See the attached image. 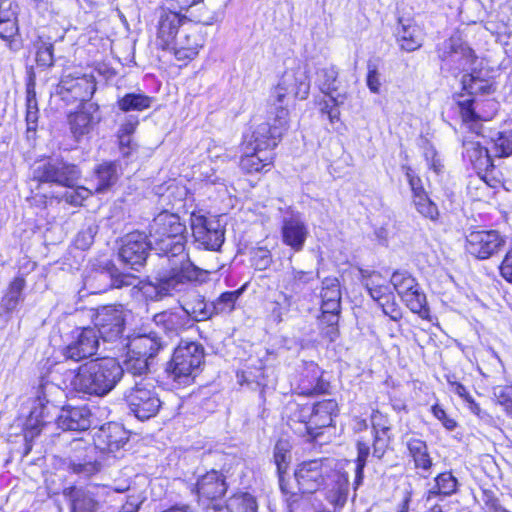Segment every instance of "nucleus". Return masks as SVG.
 Wrapping results in <instances>:
<instances>
[{"instance_id":"obj_21","label":"nucleus","mask_w":512,"mask_h":512,"mask_svg":"<svg viewBox=\"0 0 512 512\" xmlns=\"http://www.w3.org/2000/svg\"><path fill=\"white\" fill-rule=\"evenodd\" d=\"M68 121L73 137L76 140H80L88 135L100 121L98 106L93 103L85 104L79 111L70 114Z\"/></svg>"},{"instance_id":"obj_61","label":"nucleus","mask_w":512,"mask_h":512,"mask_svg":"<svg viewBox=\"0 0 512 512\" xmlns=\"http://www.w3.org/2000/svg\"><path fill=\"white\" fill-rule=\"evenodd\" d=\"M378 306L382 308L385 315L389 316L392 320H397L401 316L400 309L394 300L393 294L389 291L386 293L379 302Z\"/></svg>"},{"instance_id":"obj_6","label":"nucleus","mask_w":512,"mask_h":512,"mask_svg":"<svg viewBox=\"0 0 512 512\" xmlns=\"http://www.w3.org/2000/svg\"><path fill=\"white\" fill-rule=\"evenodd\" d=\"M205 359V349L197 341L181 340L167 363L168 379L178 386H188L201 373Z\"/></svg>"},{"instance_id":"obj_9","label":"nucleus","mask_w":512,"mask_h":512,"mask_svg":"<svg viewBox=\"0 0 512 512\" xmlns=\"http://www.w3.org/2000/svg\"><path fill=\"white\" fill-rule=\"evenodd\" d=\"M287 108L280 107L274 116L270 115L267 121L258 124L252 133V141L249 145L255 146L256 150H272L280 141L288 129Z\"/></svg>"},{"instance_id":"obj_39","label":"nucleus","mask_w":512,"mask_h":512,"mask_svg":"<svg viewBox=\"0 0 512 512\" xmlns=\"http://www.w3.org/2000/svg\"><path fill=\"white\" fill-rule=\"evenodd\" d=\"M118 165L115 162H104L97 166L94 172L96 192H102L116 183L118 180Z\"/></svg>"},{"instance_id":"obj_41","label":"nucleus","mask_w":512,"mask_h":512,"mask_svg":"<svg viewBox=\"0 0 512 512\" xmlns=\"http://www.w3.org/2000/svg\"><path fill=\"white\" fill-rule=\"evenodd\" d=\"M360 273L366 291L376 303L390 291L388 286L381 283L383 280L379 273L363 271L362 269H360Z\"/></svg>"},{"instance_id":"obj_28","label":"nucleus","mask_w":512,"mask_h":512,"mask_svg":"<svg viewBox=\"0 0 512 512\" xmlns=\"http://www.w3.org/2000/svg\"><path fill=\"white\" fill-rule=\"evenodd\" d=\"M371 425L374 433L373 456L381 459L390 442L391 427L388 419L379 411L372 412Z\"/></svg>"},{"instance_id":"obj_15","label":"nucleus","mask_w":512,"mask_h":512,"mask_svg":"<svg viewBox=\"0 0 512 512\" xmlns=\"http://www.w3.org/2000/svg\"><path fill=\"white\" fill-rule=\"evenodd\" d=\"M98 347L99 337L96 329L85 327L75 331L73 340L64 348L63 354L67 359L80 361L94 355Z\"/></svg>"},{"instance_id":"obj_3","label":"nucleus","mask_w":512,"mask_h":512,"mask_svg":"<svg viewBox=\"0 0 512 512\" xmlns=\"http://www.w3.org/2000/svg\"><path fill=\"white\" fill-rule=\"evenodd\" d=\"M70 386L77 392L104 396L123 377V368L114 358L91 360L70 372Z\"/></svg>"},{"instance_id":"obj_20","label":"nucleus","mask_w":512,"mask_h":512,"mask_svg":"<svg viewBox=\"0 0 512 512\" xmlns=\"http://www.w3.org/2000/svg\"><path fill=\"white\" fill-rule=\"evenodd\" d=\"M463 158L470 163L476 173L486 171L495 172V166L488 149L475 140V136H469L462 141Z\"/></svg>"},{"instance_id":"obj_38","label":"nucleus","mask_w":512,"mask_h":512,"mask_svg":"<svg viewBox=\"0 0 512 512\" xmlns=\"http://www.w3.org/2000/svg\"><path fill=\"white\" fill-rule=\"evenodd\" d=\"M320 297L321 311L334 312L340 310L341 294L339 289V283L336 278H326L322 282Z\"/></svg>"},{"instance_id":"obj_33","label":"nucleus","mask_w":512,"mask_h":512,"mask_svg":"<svg viewBox=\"0 0 512 512\" xmlns=\"http://www.w3.org/2000/svg\"><path fill=\"white\" fill-rule=\"evenodd\" d=\"M225 491V480L223 476L215 470L206 473L197 482V493L199 497L213 500L224 495Z\"/></svg>"},{"instance_id":"obj_17","label":"nucleus","mask_w":512,"mask_h":512,"mask_svg":"<svg viewBox=\"0 0 512 512\" xmlns=\"http://www.w3.org/2000/svg\"><path fill=\"white\" fill-rule=\"evenodd\" d=\"M204 37L196 28H184L169 49L174 51L180 61L195 58L204 45Z\"/></svg>"},{"instance_id":"obj_12","label":"nucleus","mask_w":512,"mask_h":512,"mask_svg":"<svg viewBox=\"0 0 512 512\" xmlns=\"http://www.w3.org/2000/svg\"><path fill=\"white\" fill-rule=\"evenodd\" d=\"M506 243L496 230L472 231L466 236V251L479 260H486L499 253Z\"/></svg>"},{"instance_id":"obj_22","label":"nucleus","mask_w":512,"mask_h":512,"mask_svg":"<svg viewBox=\"0 0 512 512\" xmlns=\"http://www.w3.org/2000/svg\"><path fill=\"white\" fill-rule=\"evenodd\" d=\"M96 486H71L63 490V495L70 502L71 512H97L100 504L96 499Z\"/></svg>"},{"instance_id":"obj_19","label":"nucleus","mask_w":512,"mask_h":512,"mask_svg":"<svg viewBox=\"0 0 512 512\" xmlns=\"http://www.w3.org/2000/svg\"><path fill=\"white\" fill-rule=\"evenodd\" d=\"M53 392H59V388L54 384L45 382L39 385L34 401L35 405L26 422V428L31 436L37 435L41 431V427L44 424V411L46 405L51 402L49 396Z\"/></svg>"},{"instance_id":"obj_31","label":"nucleus","mask_w":512,"mask_h":512,"mask_svg":"<svg viewBox=\"0 0 512 512\" xmlns=\"http://www.w3.org/2000/svg\"><path fill=\"white\" fill-rule=\"evenodd\" d=\"M397 41L402 50L413 52L423 43V31L412 20H399L396 30Z\"/></svg>"},{"instance_id":"obj_52","label":"nucleus","mask_w":512,"mask_h":512,"mask_svg":"<svg viewBox=\"0 0 512 512\" xmlns=\"http://www.w3.org/2000/svg\"><path fill=\"white\" fill-rule=\"evenodd\" d=\"M296 302L292 295H288L287 292H280L278 298L273 303L271 309V316L276 323L283 321L284 316L288 314L292 305Z\"/></svg>"},{"instance_id":"obj_54","label":"nucleus","mask_w":512,"mask_h":512,"mask_svg":"<svg viewBox=\"0 0 512 512\" xmlns=\"http://www.w3.org/2000/svg\"><path fill=\"white\" fill-rule=\"evenodd\" d=\"M239 296L240 291L222 293L214 302H211L213 316L222 313H230L234 309L235 303Z\"/></svg>"},{"instance_id":"obj_63","label":"nucleus","mask_w":512,"mask_h":512,"mask_svg":"<svg viewBox=\"0 0 512 512\" xmlns=\"http://www.w3.org/2000/svg\"><path fill=\"white\" fill-rule=\"evenodd\" d=\"M18 31L15 20L0 19V39L6 41L10 48H13L14 37Z\"/></svg>"},{"instance_id":"obj_5","label":"nucleus","mask_w":512,"mask_h":512,"mask_svg":"<svg viewBox=\"0 0 512 512\" xmlns=\"http://www.w3.org/2000/svg\"><path fill=\"white\" fill-rule=\"evenodd\" d=\"M196 275L189 281L183 290L173 291L169 294L160 293L161 274L156 277L155 283H148L142 286L141 290L143 294L151 300H161L168 296L183 293L178 300V303L188 315L190 323L194 326L195 322H202L209 320L213 317V310L211 309V303L206 302L205 296L201 295L196 289L195 283L200 280V276L204 274V271L194 265Z\"/></svg>"},{"instance_id":"obj_58","label":"nucleus","mask_w":512,"mask_h":512,"mask_svg":"<svg viewBox=\"0 0 512 512\" xmlns=\"http://www.w3.org/2000/svg\"><path fill=\"white\" fill-rule=\"evenodd\" d=\"M321 312L322 315L319 318V323L322 326V332L330 339V341H334L338 333L337 324L339 311Z\"/></svg>"},{"instance_id":"obj_47","label":"nucleus","mask_w":512,"mask_h":512,"mask_svg":"<svg viewBox=\"0 0 512 512\" xmlns=\"http://www.w3.org/2000/svg\"><path fill=\"white\" fill-rule=\"evenodd\" d=\"M462 88L469 97L478 94H489L492 90V86L488 80L482 79L473 73L464 74L462 79Z\"/></svg>"},{"instance_id":"obj_59","label":"nucleus","mask_w":512,"mask_h":512,"mask_svg":"<svg viewBox=\"0 0 512 512\" xmlns=\"http://www.w3.org/2000/svg\"><path fill=\"white\" fill-rule=\"evenodd\" d=\"M357 466H356V476L354 479V491L357 489V486L361 483L363 478V469L366 465V460L369 455L370 448L366 443L358 441L357 443Z\"/></svg>"},{"instance_id":"obj_46","label":"nucleus","mask_w":512,"mask_h":512,"mask_svg":"<svg viewBox=\"0 0 512 512\" xmlns=\"http://www.w3.org/2000/svg\"><path fill=\"white\" fill-rule=\"evenodd\" d=\"M152 98L144 94L128 93L117 102L118 107L123 112L142 111L151 106Z\"/></svg>"},{"instance_id":"obj_45","label":"nucleus","mask_w":512,"mask_h":512,"mask_svg":"<svg viewBox=\"0 0 512 512\" xmlns=\"http://www.w3.org/2000/svg\"><path fill=\"white\" fill-rule=\"evenodd\" d=\"M401 299L413 313L418 314L422 318L428 316L429 309L427 307L426 296L420 290L419 285L401 296Z\"/></svg>"},{"instance_id":"obj_16","label":"nucleus","mask_w":512,"mask_h":512,"mask_svg":"<svg viewBox=\"0 0 512 512\" xmlns=\"http://www.w3.org/2000/svg\"><path fill=\"white\" fill-rule=\"evenodd\" d=\"M129 440V434L118 423H108L100 427L93 435V443L102 452H116Z\"/></svg>"},{"instance_id":"obj_37","label":"nucleus","mask_w":512,"mask_h":512,"mask_svg":"<svg viewBox=\"0 0 512 512\" xmlns=\"http://www.w3.org/2000/svg\"><path fill=\"white\" fill-rule=\"evenodd\" d=\"M435 485L426 493V503L429 504L436 497L441 500L443 497L451 496L456 493L458 488V480L451 472H443L437 475L434 479Z\"/></svg>"},{"instance_id":"obj_26","label":"nucleus","mask_w":512,"mask_h":512,"mask_svg":"<svg viewBox=\"0 0 512 512\" xmlns=\"http://www.w3.org/2000/svg\"><path fill=\"white\" fill-rule=\"evenodd\" d=\"M183 17L179 13L162 9L159 15L157 41L162 49H169L179 35Z\"/></svg>"},{"instance_id":"obj_2","label":"nucleus","mask_w":512,"mask_h":512,"mask_svg":"<svg viewBox=\"0 0 512 512\" xmlns=\"http://www.w3.org/2000/svg\"><path fill=\"white\" fill-rule=\"evenodd\" d=\"M344 463L334 459H314L303 462L295 472L303 493H313L324 487V495L334 508H342L349 495V473Z\"/></svg>"},{"instance_id":"obj_34","label":"nucleus","mask_w":512,"mask_h":512,"mask_svg":"<svg viewBox=\"0 0 512 512\" xmlns=\"http://www.w3.org/2000/svg\"><path fill=\"white\" fill-rule=\"evenodd\" d=\"M338 411V404L334 399H326L313 405L310 425L314 431L322 433V429L332 425L333 417Z\"/></svg>"},{"instance_id":"obj_36","label":"nucleus","mask_w":512,"mask_h":512,"mask_svg":"<svg viewBox=\"0 0 512 512\" xmlns=\"http://www.w3.org/2000/svg\"><path fill=\"white\" fill-rule=\"evenodd\" d=\"M272 155L265 150H256L255 146L246 147L240 160V167L246 173H256L272 164Z\"/></svg>"},{"instance_id":"obj_60","label":"nucleus","mask_w":512,"mask_h":512,"mask_svg":"<svg viewBox=\"0 0 512 512\" xmlns=\"http://www.w3.org/2000/svg\"><path fill=\"white\" fill-rule=\"evenodd\" d=\"M289 94L290 93L285 90V88H283V86H281L279 83L271 90L268 103L273 108V110L269 112L270 115L274 116L277 112V109L280 107L286 108L284 103Z\"/></svg>"},{"instance_id":"obj_44","label":"nucleus","mask_w":512,"mask_h":512,"mask_svg":"<svg viewBox=\"0 0 512 512\" xmlns=\"http://www.w3.org/2000/svg\"><path fill=\"white\" fill-rule=\"evenodd\" d=\"M309 371L313 374V380L303 378L299 385L300 393L303 395L311 396L327 392L329 383L319 378L320 370L317 365L310 364Z\"/></svg>"},{"instance_id":"obj_24","label":"nucleus","mask_w":512,"mask_h":512,"mask_svg":"<svg viewBox=\"0 0 512 512\" xmlns=\"http://www.w3.org/2000/svg\"><path fill=\"white\" fill-rule=\"evenodd\" d=\"M281 233L283 243L299 252L304 247L308 229L299 214H292L289 217H284Z\"/></svg>"},{"instance_id":"obj_57","label":"nucleus","mask_w":512,"mask_h":512,"mask_svg":"<svg viewBox=\"0 0 512 512\" xmlns=\"http://www.w3.org/2000/svg\"><path fill=\"white\" fill-rule=\"evenodd\" d=\"M36 63L39 67L46 69L54 64L53 44L46 41L36 43Z\"/></svg>"},{"instance_id":"obj_55","label":"nucleus","mask_w":512,"mask_h":512,"mask_svg":"<svg viewBox=\"0 0 512 512\" xmlns=\"http://www.w3.org/2000/svg\"><path fill=\"white\" fill-rule=\"evenodd\" d=\"M68 468L72 473L87 478L100 471V464L93 457H90L78 462L71 461Z\"/></svg>"},{"instance_id":"obj_23","label":"nucleus","mask_w":512,"mask_h":512,"mask_svg":"<svg viewBox=\"0 0 512 512\" xmlns=\"http://www.w3.org/2000/svg\"><path fill=\"white\" fill-rule=\"evenodd\" d=\"M288 424L291 429L307 442H318L321 432L314 431L311 422L312 407L295 404L291 407Z\"/></svg>"},{"instance_id":"obj_62","label":"nucleus","mask_w":512,"mask_h":512,"mask_svg":"<svg viewBox=\"0 0 512 512\" xmlns=\"http://www.w3.org/2000/svg\"><path fill=\"white\" fill-rule=\"evenodd\" d=\"M494 153L496 157H508L512 154V136L499 133L494 141Z\"/></svg>"},{"instance_id":"obj_48","label":"nucleus","mask_w":512,"mask_h":512,"mask_svg":"<svg viewBox=\"0 0 512 512\" xmlns=\"http://www.w3.org/2000/svg\"><path fill=\"white\" fill-rule=\"evenodd\" d=\"M95 449L97 448L94 444L91 445L88 441L82 438L74 439L69 445V462H78L90 458L92 457Z\"/></svg>"},{"instance_id":"obj_53","label":"nucleus","mask_w":512,"mask_h":512,"mask_svg":"<svg viewBox=\"0 0 512 512\" xmlns=\"http://www.w3.org/2000/svg\"><path fill=\"white\" fill-rule=\"evenodd\" d=\"M390 282L400 297L418 285L415 278L407 271H395Z\"/></svg>"},{"instance_id":"obj_11","label":"nucleus","mask_w":512,"mask_h":512,"mask_svg":"<svg viewBox=\"0 0 512 512\" xmlns=\"http://www.w3.org/2000/svg\"><path fill=\"white\" fill-rule=\"evenodd\" d=\"M195 243L199 248L217 251L224 242V229L215 217L193 212L190 217Z\"/></svg>"},{"instance_id":"obj_40","label":"nucleus","mask_w":512,"mask_h":512,"mask_svg":"<svg viewBox=\"0 0 512 512\" xmlns=\"http://www.w3.org/2000/svg\"><path fill=\"white\" fill-rule=\"evenodd\" d=\"M314 280V274L311 271H302L293 269L287 277L284 284V290L288 295H292L293 299L300 297L306 286Z\"/></svg>"},{"instance_id":"obj_49","label":"nucleus","mask_w":512,"mask_h":512,"mask_svg":"<svg viewBox=\"0 0 512 512\" xmlns=\"http://www.w3.org/2000/svg\"><path fill=\"white\" fill-rule=\"evenodd\" d=\"M149 361L150 360L144 357L133 355L132 352L128 350L122 366L123 372L126 371L133 376H141L147 373L150 365Z\"/></svg>"},{"instance_id":"obj_25","label":"nucleus","mask_w":512,"mask_h":512,"mask_svg":"<svg viewBox=\"0 0 512 512\" xmlns=\"http://www.w3.org/2000/svg\"><path fill=\"white\" fill-rule=\"evenodd\" d=\"M56 424L63 431H85L91 425L90 410L85 406L64 407L57 416Z\"/></svg>"},{"instance_id":"obj_10","label":"nucleus","mask_w":512,"mask_h":512,"mask_svg":"<svg viewBox=\"0 0 512 512\" xmlns=\"http://www.w3.org/2000/svg\"><path fill=\"white\" fill-rule=\"evenodd\" d=\"M94 327L104 342L116 343L123 338L126 313L122 305H108L97 309L94 315Z\"/></svg>"},{"instance_id":"obj_42","label":"nucleus","mask_w":512,"mask_h":512,"mask_svg":"<svg viewBox=\"0 0 512 512\" xmlns=\"http://www.w3.org/2000/svg\"><path fill=\"white\" fill-rule=\"evenodd\" d=\"M228 512H257L256 498L248 492H237L226 501Z\"/></svg>"},{"instance_id":"obj_18","label":"nucleus","mask_w":512,"mask_h":512,"mask_svg":"<svg viewBox=\"0 0 512 512\" xmlns=\"http://www.w3.org/2000/svg\"><path fill=\"white\" fill-rule=\"evenodd\" d=\"M153 323L170 338L179 336L183 331L193 327L188 315L181 308L156 313L153 316Z\"/></svg>"},{"instance_id":"obj_51","label":"nucleus","mask_w":512,"mask_h":512,"mask_svg":"<svg viewBox=\"0 0 512 512\" xmlns=\"http://www.w3.org/2000/svg\"><path fill=\"white\" fill-rule=\"evenodd\" d=\"M417 212L424 218L436 222L439 218V210L437 205L430 199L428 194L421 195L412 199Z\"/></svg>"},{"instance_id":"obj_27","label":"nucleus","mask_w":512,"mask_h":512,"mask_svg":"<svg viewBox=\"0 0 512 512\" xmlns=\"http://www.w3.org/2000/svg\"><path fill=\"white\" fill-rule=\"evenodd\" d=\"M279 84L300 99H305L310 89L306 71L301 66L287 69L281 76Z\"/></svg>"},{"instance_id":"obj_7","label":"nucleus","mask_w":512,"mask_h":512,"mask_svg":"<svg viewBox=\"0 0 512 512\" xmlns=\"http://www.w3.org/2000/svg\"><path fill=\"white\" fill-rule=\"evenodd\" d=\"M124 397L130 412L141 421L156 416L162 405L157 389L149 379L136 382Z\"/></svg>"},{"instance_id":"obj_13","label":"nucleus","mask_w":512,"mask_h":512,"mask_svg":"<svg viewBox=\"0 0 512 512\" xmlns=\"http://www.w3.org/2000/svg\"><path fill=\"white\" fill-rule=\"evenodd\" d=\"M149 250H154L151 241L147 240L145 233L135 231L122 238L119 257L123 263L134 270H138L139 267L144 265Z\"/></svg>"},{"instance_id":"obj_4","label":"nucleus","mask_w":512,"mask_h":512,"mask_svg":"<svg viewBox=\"0 0 512 512\" xmlns=\"http://www.w3.org/2000/svg\"><path fill=\"white\" fill-rule=\"evenodd\" d=\"M81 177V171L74 164L64 161H40L34 164L32 168L33 182L52 183L59 186L70 188L66 191L62 199L73 206H79L91 195V190L84 186H78L77 183Z\"/></svg>"},{"instance_id":"obj_50","label":"nucleus","mask_w":512,"mask_h":512,"mask_svg":"<svg viewBox=\"0 0 512 512\" xmlns=\"http://www.w3.org/2000/svg\"><path fill=\"white\" fill-rule=\"evenodd\" d=\"M290 459L289 443L285 440H279L274 448V462L277 467L280 481L282 480L283 474L286 473L288 469Z\"/></svg>"},{"instance_id":"obj_30","label":"nucleus","mask_w":512,"mask_h":512,"mask_svg":"<svg viewBox=\"0 0 512 512\" xmlns=\"http://www.w3.org/2000/svg\"><path fill=\"white\" fill-rule=\"evenodd\" d=\"M89 281L99 282L95 293L105 292L111 288H122L124 286H135L136 277L130 274L118 273L116 269H102L97 271Z\"/></svg>"},{"instance_id":"obj_8","label":"nucleus","mask_w":512,"mask_h":512,"mask_svg":"<svg viewBox=\"0 0 512 512\" xmlns=\"http://www.w3.org/2000/svg\"><path fill=\"white\" fill-rule=\"evenodd\" d=\"M437 54L441 60V68L457 74L468 71L476 61L474 51L459 34H454L437 45Z\"/></svg>"},{"instance_id":"obj_35","label":"nucleus","mask_w":512,"mask_h":512,"mask_svg":"<svg viewBox=\"0 0 512 512\" xmlns=\"http://www.w3.org/2000/svg\"><path fill=\"white\" fill-rule=\"evenodd\" d=\"M500 184L499 178L495 172L486 171L477 173V176L470 180L468 184V191L471 197L475 200H485L488 198L492 189Z\"/></svg>"},{"instance_id":"obj_14","label":"nucleus","mask_w":512,"mask_h":512,"mask_svg":"<svg viewBox=\"0 0 512 512\" xmlns=\"http://www.w3.org/2000/svg\"><path fill=\"white\" fill-rule=\"evenodd\" d=\"M96 91V82L91 74H67L58 84L57 92L66 99L89 101Z\"/></svg>"},{"instance_id":"obj_56","label":"nucleus","mask_w":512,"mask_h":512,"mask_svg":"<svg viewBox=\"0 0 512 512\" xmlns=\"http://www.w3.org/2000/svg\"><path fill=\"white\" fill-rule=\"evenodd\" d=\"M336 82L337 72L334 68H323L317 72V83L324 94L331 95L333 91H336Z\"/></svg>"},{"instance_id":"obj_64","label":"nucleus","mask_w":512,"mask_h":512,"mask_svg":"<svg viewBox=\"0 0 512 512\" xmlns=\"http://www.w3.org/2000/svg\"><path fill=\"white\" fill-rule=\"evenodd\" d=\"M252 265L257 270H266L272 263V256L267 248H257L252 254Z\"/></svg>"},{"instance_id":"obj_43","label":"nucleus","mask_w":512,"mask_h":512,"mask_svg":"<svg viewBox=\"0 0 512 512\" xmlns=\"http://www.w3.org/2000/svg\"><path fill=\"white\" fill-rule=\"evenodd\" d=\"M25 280L22 277H16L10 282L5 295L2 298V306L6 311H13L24 300L23 290Z\"/></svg>"},{"instance_id":"obj_32","label":"nucleus","mask_w":512,"mask_h":512,"mask_svg":"<svg viewBox=\"0 0 512 512\" xmlns=\"http://www.w3.org/2000/svg\"><path fill=\"white\" fill-rule=\"evenodd\" d=\"M406 446L409 456L412 458L414 467L419 471V474L427 478L433 466L432 458L428 452V447L425 441L411 437L407 440Z\"/></svg>"},{"instance_id":"obj_1","label":"nucleus","mask_w":512,"mask_h":512,"mask_svg":"<svg viewBox=\"0 0 512 512\" xmlns=\"http://www.w3.org/2000/svg\"><path fill=\"white\" fill-rule=\"evenodd\" d=\"M186 226L177 214L163 211L149 225V240L166 269L161 274L160 293L183 290L196 275L194 264L185 253Z\"/></svg>"},{"instance_id":"obj_29","label":"nucleus","mask_w":512,"mask_h":512,"mask_svg":"<svg viewBox=\"0 0 512 512\" xmlns=\"http://www.w3.org/2000/svg\"><path fill=\"white\" fill-rule=\"evenodd\" d=\"M165 343L156 333L137 335L129 340L127 347L133 355L144 357L148 360L153 359Z\"/></svg>"}]
</instances>
